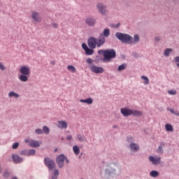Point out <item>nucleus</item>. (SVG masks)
<instances>
[{
    "mask_svg": "<svg viewBox=\"0 0 179 179\" xmlns=\"http://www.w3.org/2000/svg\"><path fill=\"white\" fill-rule=\"evenodd\" d=\"M115 36L116 38L121 41V43H123V44H131V45H136L141 40L138 34H135L133 38L128 34L116 32Z\"/></svg>",
    "mask_w": 179,
    "mask_h": 179,
    "instance_id": "f257e3e1",
    "label": "nucleus"
},
{
    "mask_svg": "<svg viewBox=\"0 0 179 179\" xmlns=\"http://www.w3.org/2000/svg\"><path fill=\"white\" fill-rule=\"evenodd\" d=\"M98 52L99 54H103V61H106V62H110L111 59L117 57V52L114 49L101 50Z\"/></svg>",
    "mask_w": 179,
    "mask_h": 179,
    "instance_id": "f03ea898",
    "label": "nucleus"
},
{
    "mask_svg": "<svg viewBox=\"0 0 179 179\" xmlns=\"http://www.w3.org/2000/svg\"><path fill=\"white\" fill-rule=\"evenodd\" d=\"M44 164L48 169L50 171H52L54 169H55V162H54V159L46 157L43 159Z\"/></svg>",
    "mask_w": 179,
    "mask_h": 179,
    "instance_id": "7ed1b4c3",
    "label": "nucleus"
},
{
    "mask_svg": "<svg viewBox=\"0 0 179 179\" xmlns=\"http://www.w3.org/2000/svg\"><path fill=\"white\" fill-rule=\"evenodd\" d=\"M96 8L99 13H101V15H103L104 16H106V15L108 13V10H107V6L104 5L103 3H98L96 4Z\"/></svg>",
    "mask_w": 179,
    "mask_h": 179,
    "instance_id": "20e7f679",
    "label": "nucleus"
},
{
    "mask_svg": "<svg viewBox=\"0 0 179 179\" xmlns=\"http://www.w3.org/2000/svg\"><path fill=\"white\" fill-rule=\"evenodd\" d=\"M64 162H65V155L64 154L59 155L56 157V162H57V164H58L59 169H62V167L65 166Z\"/></svg>",
    "mask_w": 179,
    "mask_h": 179,
    "instance_id": "39448f33",
    "label": "nucleus"
},
{
    "mask_svg": "<svg viewBox=\"0 0 179 179\" xmlns=\"http://www.w3.org/2000/svg\"><path fill=\"white\" fill-rule=\"evenodd\" d=\"M20 156H34V155H36V150H23L20 151Z\"/></svg>",
    "mask_w": 179,
    "mask_h": 179,
    "instance_id": "423d86ee",
    "label": "nucleus"
},
{
    "mask_svg": "<svg viewBox=\"0 0 179 179\" xmlns=\"http://www.w3.org/2000/svg\"><path fill=\"white\" fill-rule=\"evenodd\" d=\"M11 159L15 164H20V163H23V158L19 156L17 154H13L11 155Z\"/></svg>",
    "mask_w": 179,
    "mask_h": 179,
    "instance_id": "0eeeda50",
    "label": "nucleus"
},
{
    "mask_svg": "<svg viewBox=\"0 0 179 179\" xmlns=\"http://www.w3.org/2000/svg\"><path fill=\"white\" fill-rule=\"evenodd\" d=\"M88 47L94 50L97 47V38L94 37H91L88 39Z\"/></svg>",
    "mask_w": 179,
    "mask_h": 179,
    "instance_id": "6e6552de",
    "label": "nucleus"
},
{
    "mask_svg": "<svg viewBox=\"0 0 179 179\" xmlns=\"http://www.w3.org/2000/svg\"><path fill=\"white\" fill-rule=\"evenodd\" d=\"M31 17L36 23H41V15L40 13L36 11H32Z\"/></svg>",
    "mask_w": 179,
    "mask_h": 179,
    "instance_id": "1a4fd4ad",
    "label": "nucleus"
},
{
    "mask_svg": "<svg viewBox=\"0 0 179 179\" xmlns=\"http://www.w3.org/2000/svg\"><path fill=\"white\" fill-rule=\"evenodd\" d=\"M85 23L87 24V26H90V27H94V26L96 24V18L93 17H87L85 19Z\"/></svg>",
    "mask_w": 179,
    "mask_h": 179,
    "instance_id": "9d476101",
    "label": "nucleus"
},
{
    "mask_svg": "<svg viewBox=\"0 0 179 179\" xmlns=\"http://www.w3.org/2000/svg\"><path fill=\"white\" fill-rule=\"evenodd\" d=\"M90 69L94 72V73H103V72H104V69L103 67L95 65L91 66Z\"/></svg>",
    "mask_w": 179,
    "mask_h": 179,
    "instance_id": "9b49d317",
    "label": "nucleus"
},
{
    "mask_svg": "<svg viewBox=\"0 0 179 179\" xmlns=\"http://www.w3.org/2000/svg\"><path fill=\"white\" fill-rule=\"evenodd\" d=\"M120 111L124 117H129V115H132V109L123 108L120 109Z\"/></svg>",
    "mask_w": 179,
    "mask_h": 179,
    "instance_id": "f8f14e48",
    "label": "nucleus"
},
{
    "mask_svg": "<svg viewBox=\"0 0 179 179\" xmlns=\"http://www.w3.org/2000/svg\"><path fill=\"white\" fill-rule=\"evenodd\" d=\"M148 159L150 160V162H151L152 164H154V166H156L157 164H159L160 160H162V157H158L156 158L153 156H150L148 157Z\"/></svg>",
    "mask_w": 179,
    "mask_h": 179,
    "instance_id": "ddd939ff",
    "label": "nucleus"
},
{
    "mask_svg": "<svg viewBox=\"0 0 179 179\" xmlns=\"http://www.w3.org/2000/svg\"><path fill=\"white\" fill-rule=\"evenodd\" d=\"M130 150L131 152H134V153L136 152H139L141 147H139V145L135 143H131L129 145Z\"/></svg>",
    "mask_w": 179,
    "mask_h": 179,
    "instance_id": "4468645a",
    "label": "nucleus"
},
{
    "mask_svg": "<svg viewBox=\"0 0 179 179\" xmlns=\"http://www.w3.org/2000/svg\"><path fill=\"white\" fill-rule=\"evenodd\" d=\"M58 124L57 127L61 129H66V128H68V122H66V121L59 120Z\"/></svg>",
    "mask_w": 179,
    "mask_h": 179,
    "instance_id": "2eb2a0df",
    "label": "nucleus"
},
{
    "mask_svg": "<svg viewBox=\"0 0 179 179\" xmlns=\"http://www.w3.org/2000/svg\"><path fill=\"white\" fill-rule=\"evenodd\" d=\"M106 43V38L103 35H100L99 40H97V48H100Z\"/></svg>",
    "mask_w": 179,
    "mask_h": 179,
    "instance_id": "dca6fc26",
    "label": "nucleus"
},
{
    "mask_svg": "<svg viewBox=\"0 0 179 179\" xmlns=\"http://www.w3.org/2000/svg\"><path fill=\"white\" fill-rule=\"evenodd\" d=\"M20 72L22 75H29L30 73V69L26 66H23L20 68Z\"/></svg>",
    "mask_w": 179,
    "mask_h": 179,
    "instance_id": "f3484780",
    "label": "nucleus"
},
{
    "mask_svg": "<svg viewBox=\"0 0 179 179\" xmlns=\"http://www.w3.org/2000/svg\"><path fill=\"white\" fill-rule=\"evenodd\" d=\"M41 143L38 141L35 140H31L29 142V146L31 148H38L40 146Z\"/></svg>",
    "mask_w": 179,
    "mask_h": 179,
    "instance_id": "a211bd4d",
    "label": "nucleus"
},
{
    "mask_svg": "<svg viewBox=\"0 0 179 179\" xmlns=\"http://www.w3.org/2000/svg\"><path fill=\"white\" fill-rule=\"evenodd\" d=\"M131 115L134 117H142V111L138 110H131Z\"/></svg>",
    "mask_w": 179,
    "mask_h": 179,
    "instance_id": "6ab92c4d",
    "label": "nucleus"
},
{
    "mask_svg": "<svg viewBox=\"0 0 179 179\" xmlns=\"http://www.w3.org/2000/svg\"><path fill=\"white\" fill-rule=\"evenodd\" d=\"M58 176H59V170L55 169V171H53L52 176L49 177V179H57Z\"/></svg>",
    "mask_w": 179,
    "mask_h": 179,
    "instance_id": "aec40b11",
    "label": "nucleus"
},
{
    "mask_svg": "<svg viewBox=\"0 0 179 179\" xmlns=\"http://www.w3.org/2000/svg\"><path fill=\"white\" fill-rule=\"evenodd\" d=\"M19 80L21 82H27L29 80V77H27V75L22 74L19 76Z\"/></svg>",
    "mask_w": 179,
    "mask_h": 179,
    "instance_id": "412c9836",
    "label": "nucleus"
},
{
    "mask_svg": "<svg viewBox=\"0 0 179 179\" xmlns=\"http://www.w3.org/2000/svg\"><path fill=\"white\" fill-rule=\"evenodd\" d=\"M164 145H166L164 142L160 143L158 148L157 149V153H163V148H164Z\"/></svg>",
    "mask_w": 179,
    "mask_h": 179,
    "instance_id": "4be33fe9",
    "label": "nucleus"
},
{
    "mask_svg": "<svg viewBox=\"0 0 179 179\" xmlns=\"http://www.w3.org/2000/svg\"><path fill=\"white\" fill-rule=\"evenodd\" d=\"M8 97H15V99H19V97H20V95L13 91H11L8 93Z\"/></svg>",
    "mask_w": 179,
    "mask_h": 179,
    "instance_id": "5701e85b",
    "label": "nucleus"
},
{
    "mask_svg": "<svg viewBox=\"0 0 179 179\" xmlns=\"http://www.w3.org/2000/svg\"><path fill=\"white\" fill-rule=\"evenodd\" d=\"M165 129L166 131H167V132H173V131H174V129L173 128V125L169 123L165 125Z\"/></svg>",
    "mask_w": 179,
    "mask_h": 179,
    "instance_id": "b1692460",
    "label": "nucleus"
},
{
    "mask_svg": "<svg viewBox=\"0 0 179 179\" xmlns=\"http://www.w3.org/2000/svg\"><path fill=\"white\" fill-rule=\"evenodd\" d=\"M76 138L79 142H85V141H86V137L82 134H78Z\"/></svg>",
    "mask_w": 179,
    "mask_h": 179,
    "instance_id": "393cba45",
    "label": "nucleus"
},
{
    "mask_svg": "<svg viewBox=\"0 0 179 179\" xmlns=\"http://www.w3.org/2000/svg\"><path fill=\"white\" fill-rule=\"evenodd\" d=\"M73 152L76 155H79V153H80V149L79 148V146L73 145Z\"/></svg>",
    "mask_w": 179,
    "mask_h": 179,
    "instance_id": "a878e982",
    "label": "nucleus"
},
{
    "mask_svg": "<svg viewBox=\"0 0 179 179\" xmlns=\"http://www.w3.org/2000/svg\"><path fill=\"white\" fill-rule=\"evenodd\" d=\"M150 177H153V178H156V177H159V172L157 171H152L150 173Z\"/></svg>",
    "mask_w": 179,
    "mask_h": 179,
    "instance_id": "bb28decb",
    "label": "nucleus"
},
{
    "mask_svg": "<svg viewBox=\"0 0 179 179\" xmlns=\"http://www.w3.org/2000/svg\"><path fill=\"white\" fill-rule=\"evenodd\" d=\"M67 69L68 71H70V72H72V73H75L76 72V68H75V66L71 65H69L67 66Z\"/></svg>",
    "mask_w": 179,
    "mask_h": 179,
    "instance_id": "cd10ccee",
    "label": "nucleus"
},
{
    "mask_svg": "<svg viewBox=\"0 0 179 179\" xmlns=\"http://www.w3.org/2000/svg\"><path fill=\"white\" fill-rule=\"evenodd\" d=\"M171 51H173V49L166 48L164 52V55H165V57H169L170 55V52H171Z\"/></svg>",
    "mask_w": 179,
    "mask_h": 179,
    "instance_id": "c85d7f7f",
    "label": "nucleus"
},
{
    "mask_svg": "<svg viewBox=\"0 0 179 179\" xmlns=\"http://www.w3.org/2000/svg\"><path fill=\"white\" fill-rule=\"evenodd\" d=\"M110 36V29H105L103 31V37H108Z\"/></svg>",
    "mask_w": 179,
    "mask_h": 179,
    "instance_id": "c756f323",
    "label": "nucleus"
},
{
    "mask_svg": "<svg viewBox=\"0 0 179 179\" xmlns=\"http://www.w3.org/2000/svg\"><path fill=\"white\" fill-rule=\"evenodd\" d=\"M93 52H94V50L92 49V48H87L86 50H85V54L87 55H92Z\"/></svg>",
    "mask_w": 179,
    "mask_h": 179,
    "instance_id": "7c9ffc66",
    "label": "nucleus"
},
{
    "mask_svg": "<svg viewBox=\"0 0 179 179\" xmlns=\"http://www.w3.org/2000/svg\"><path fill=\"white\" fill-rule=\"evenodd\" d=\"M126 68H127V64H122L118 66L117 71H124V69H125Z\"/></svg>",
    "mask_w": 179,
    "mask_h": 179,
    "instance_id": "2f4dec72",
    "label": "nucleus"
},
{
    "mask_svg": "<svg viewBox=\"0 0 179 179\" xmlns=\"http://www.w3.org/2000/svg\"><path fill=\"white\" fill-rule=\"evenodd\" d=\"M141 79L144 80V85H149V78L145 76H141Z\"/></svg>",
    "mask_w": 179,
    "mask_h": 179,
    "instance_id": "473e14b6",
    "label": "nucleus"
},
{
    "mask_svg": "<svg viewBox=\"0 0 179 179\" xmlns=\"http://www.w3.org/2000/svg\"><path fill=\"white\" fill-rule=\"evenodd\" d=\"M42 131L45 134V135H48V134H50V128L47 126H44Z\"/></svg>",
    "mask_w": 179,
    "mask_h": 179,
    "instance_id": "72a5a7b5",
    "label": "nucleus"
},
{
    "mask_svg": "<svg viewBox=\"0 0 179 179\" xmlns=\"http://www.w3.org/2000/svg\"><path fill=\"white\" fill-rule=\"evenodd\" d=\"M10 176V173L8 171H4L3 173V177L4 178H8Z\"/></svg>",
    "mask_w": 179,
    "mask_h": 179,
    "instance_id": "f704fd0d",
    "label": "nucleus"
},
{
    "mask_svg": "<svg viewBox=\"0 0 179 179\" xmlns=\"http://www.w3.org/2000/svg\"><path fill=\"white\" fill-rule=\"evenodd\" d=\"M85 103L87 104H93V99L92 98L85 99Z\"/></svg>",
    "mask_w": 179,
    "mask_h": 179,
    "instance_id": "c9c22d12",
    "label": "nucleus"
},
{
    "mask_svg": "<svg viewBox=\"0 0 179 179\" xmlns=\"http://www.w3.org/2000/svg\"><path fill=\"white\" fill-rule=\"evenodd\" d=\"M169 94H171V96H175V94H177V91L176 90H169L168 91Z\"/></svg>",
    "mask_w": 179,
    "mask_h": 179,
    "instance_id": "e433bc0d",
    "label": "nucleus"
},
{
    "mask_svg": "<svg viewBox=\"0 0 179 179\" xmlns=\"http://www.w3.org/2000/svg\"><path fill=\"white\" fill-rule=\"evenodd\" d=\"M35 132L37 135H43V130L41 129H36Z\"/></svg>",
    "mask_w": 179,
    "mask_h": 179,
    "instance_id": "4c0bfd02",
    "label": "nucleus"
},
{
    "mask_svg": "<svg viewBox=\"0 0 179 179\" xmlns=\"http://www.w3.org/2000/svg\"><path fill=\"white\" fill-rule=\"evenodd\" d=\"M13 149H17V148H19V143H15L13 145H12Z\"/></svg>",
    "mask_w": 179,
    "mask_h": 179,
    "instance_id": "58836bf2",
    "label": "nucleus"
},
{
    "mask_svg": "<svg viewBox=\"0 0 179 179\" xmlns=\"http://www.w3.org/2000/svg\"><path fill=\"white\" fill-rule=\"evenodd\" d=\"M82 47L85 51H86L89 48V47H87V45L86 43H83Z\"/></svg>",
    "mask_w": 179,
    "mask_h": 179,
    "instance_id": "ea45409f",
    "label": "nucleus"
},
{
    "mask_svg": "<svg viewBox=\"0 0 179 179\" xmlns=\"http://www.w3.org/2000/svg\"><path fill=\"white\" fill-rule=\"evenodd\" d=\"M127 141L129 143H132V138H131V136L127 137Z\"/></svg>",
    "mask_w": 179,
    "mask_h": 179,
    "instance_id": "a19ab883",
    "label": "nucleus"
},
{
    "mask_svg": "<svg viewBox=\"0 0 179 179\" xmlns=\"http://www.w3.org/2000/svg\"><path fill=\"white\" fill-rule=\"evenodd\" d=\"M0 69L1 71H5V66H3V64H2V63L0 62Z\"/></svg>",
    "mask_w": 179,
    "mask_h": 179,
    "instance_id": "79ce46f5",
    "label": "nucleus"
},
{
    "mask_svg": "<svg viewBox=\"0 0 179 179\" xmlns=\"http://www.w3.org/2000/svg\"><path fill=\"white\" fill-rule=\"evenodd\" d=\"M87 64H93V60L90 58L87 59Z\"/></svg>",
    "mask_w": 179,
    "mask_h": 179,
    "instance_id": "37998d69",
    "label": "nucleus"
},
{
    "mask_svg": "<svg viewBox=\"0 0 179 179\" xmlns=\"http://www.w3.org/2000/svg\"><path fill=\"white\" fill-rule=\"evenodd\" d=\"M66 139H67V141H71L72 140V136L71 135L67 136Z\"/></svg>",
    "mask_w": 179,
    "mask_h": 179,
    "instance_id": "c03bdc74",
    "label": "nucleus"
},
{
    "mask_svg": "<svg viewBox=\"0 0 179 179\" xmlns=\"http://www.w3.org/2000/svg\"><path fill=\"white\" fill-rule=\"evenodd\" d=\"M121 26V23L118 22L115 25V29H118Z\"/></svg>",
    "mask_w": 179,
    "mask_h": 179,
    "instance_id": "a18cd8bd",
    "label": "nucleus"
},
{
    "mask_svg": "<svg viewBox=\"0 0 179 179\" xmlns=\"http://www.w3.org/2000/svg\"><path fill=\"white\" fill-rule=\"evenodd\" d=\"M52 27H53V29H57V28L58 27V24L54 23V24H52Z\"/></svg>",
    "mask_w": 179,
    "mask_h": 179,
    "instance_id": "49530a36",
    "label": "nucleus"
},
{
    "mask_svg": "<svg viewBox=\"0 0 179 179\" xmlns=\"http://www.w3.org/2000/svg\"><path fill=\"white\" fill-rule=\"evenodd\" d=\"M175 62H179V56L175 57Z\"/></svg>",
    "mask_w": 179,
    "mask_h": 179,
    "instance_id": "de8ad7c7",
    "label": "nucleus"
},
{
    "mask_svg": "<svg viewBox=\"0 0 179 179\" xmlns=\"http://www.w3.org/2000/svg\"><path fill=\"white\" fill-rule=\"evenodd\" d=\"M155 41H160V37L159 36H156L155 38Z\"/></svg>",
    "mask_w": 179,
    "mask_h": 179,
    "instance_id": "09e8293b",
    "label": "nucleus"
},
{
    "mask_svg": "<svg viewBox=\"0 0 179 179\" xmlns=\"http://www.w3.org/2000/svg\"><path fill=\"white\" fill-rule=\"evenodd\" d=\"M65 161H66V163L69 164V159L68 158H66V157H65Z\"/></svg>",
    "mask_w": 179,
    "mask_h": 179,
    "instance_id": "8fccbe9b",
    "label": "nucleus"
},
{
    "mask_svg": "<svg viewBox=\"0 0 179 179\" xmlns=\"http://www.w3.org/2000/svg\"><path fill=\"white\" fill-rule=\"evenodd\" d=\"M80 103H86V99H80Z\"/></svg>",
    "mask_w": 179,
    "mask_h": 179,
    "instance_id": "3c124183",
    "label": "nucleus"
},
{
    "mask_svg": "<svg viewBox=\"0 0 179 179\" xmlns=\"http://www.w3.org/2000/svg\"><path fill=\"white\" fill-rule=\"evenodd\" d=\"M30 142V140L29 138L25 139V143H29Z\"/></svg>",
    "mask_w": 179,
    "mask_h": 179,
    "instance_id": "603ef678",
    "label": "nucleus"
},
{
    "mask_svg": "<svg viewBox=\"0 0 179 179\" xmlns=\"http://www.w3.org/2000/svg\"><path fill=\"white\" fill-rule=\"evenodd\" d=\"M170 113H171L172 114H174V109H171L169 110Z\"/></svg>",
    "mask_w": 179,
    "mask_h": 179,
    "instance_id": "864d4df0",
    "label": "nucleus"
},
{
    "mask_svg": "<svg viewBox=\"0 0 179 179\" xmlns=\"http://www.w3.org/2000/svg\"><path fill=\"white\" fill-rule=\"evenodd\" d=\"M2 173V166L0 164V174Z\"/></svg>",
    "mask_w": 179,
    "mask_h": 179,
    "instance_id": "5fc2aeb1",
    "label": "nucleus"
},
{
    "mask_svg": "<svg viewBox=\"0 0 179 179\" xmlns=\"http://www.w3.org/2000/svg\"><path fill=\"white\" fill-rule=\"evenodd\" d=\"M113 128L116 129V128H117V126H116V125H114V126H113Z\"/></svg>",
    "mask_w": 179,
    "mask_h": 179,
    "instance_id": "6e6d98bb",
    "label": "nucleus"
},
{
    "mask_svg": "<svg viewBox=\"0 0 179 179\" xmlns=\"http://www.w3.org/2000/svg\"><path fill=\"white\" fill-rule=\"evenodd\" d=\"M176 115L179 116V113H176Z\"/></svg>",
    "mask_w": 179,
    "mask_h": 179,
    "instance_id": "4d7b16f0",
    "label": "nucleus"
},
{
    "mask_svg": "<svg viewBox=\"0 0 179 179\" xmlns=\"http://www.w3.org/2000/svg\"><path fill=\"white\" fill-rule=\"evenodd\" d=\"M55 152H57V149H55Z\"/></svg>",
    "mask_w": 179,
    "mask_h": 179,
    "instance_id": "13d9d810",
    "label": "nucleus"
}]
</instances>
